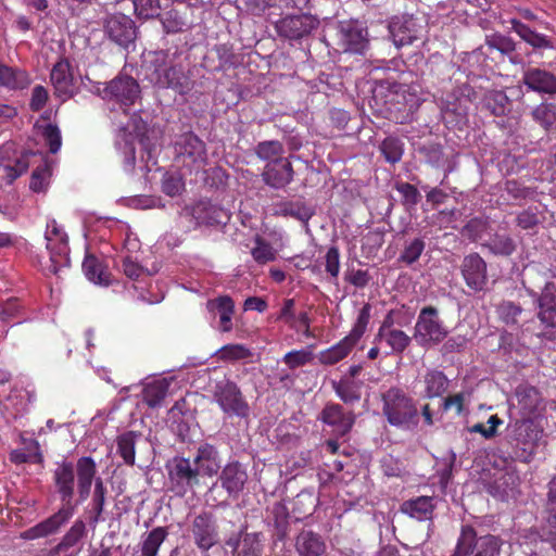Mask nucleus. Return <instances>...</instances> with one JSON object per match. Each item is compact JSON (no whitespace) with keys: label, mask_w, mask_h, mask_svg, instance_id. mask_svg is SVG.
Wrapping results in <instances>:
<instances>
[{"label":"nucleus","mask_w":556,"mask_h":556,"mask_svg":"<svg viewBox=\"0 0 556 556\" xmlns=\"http://www.w3.org/2000/svg\"><path fill=\"white\" fill-rule=\"evenodd\" d=\"M523 312L519 303L504 300L496 305L495 313L498 319L508 327L518 328L520 326L519 318Z\"/></svg>","instance_id":"e433bc0d"},{"label":"nucleus","mask_w":556,"mask_h":556,"mask_svg":"<svg viewBox=\"0 0 556 556\" xmlns=\"http://www.w3.org/2000/svg\"><path fill=\"white\" fill-rule=\"evenodd\" d=\"M466 286L475 291H483L488 285L486 263L478 254L471 253L464 257L460 266Z\"/></svg>","instance_id":"dca6fc26"},{"label":"nucleus","mask_w":556,"mask_h":556,"mask_svg":"<svg viewBox=\"0 0 556 556\" xmlns=\"http://www.w3.org/2000/svg\"><path fill=\"white\" fill-rule=\"evenodd\" d=\"M157 20L166 35L188 31L193 23L191 9L187 5H166L159 14Z\"/></svg>","instance_id":"4468645a"},{"label":"nucleus","mask_w":556,"mask_h":556,"mask_svg":"<svg viewBox=\"0 0 556 556\" xmlns=\"http://www.w3.org/2000/svg\"><path fill=\"white\" fill-rule=\"evenodd\" d=\"M313 348L314 345H309L307 349L289 351L282 361L292 370L305 366L314 359Z\"/></svg>","instance_id":"3c124183"},{"label":"nucleus","mask_w":556,"mask_h":556,"mask_svg":"<svg viewBox=\"0 0 556 556\" xmlns=\"http://www.w3.org/2000/svg\"><path fill=\"white\" fill-rule=\"evenodd\" d=\"M283 144L278 140H266L258 142L255 147V154L263 161L283 159Z\"/></svg>","instance_id":"09e8293b"},{"label":"nucleus","mask_w":556,"mask_h":556,"mask_svg":"<svg viewBox=\"0 0 556 556\" xmlns=\"http://www.w3.org/2000/svg\"><path fill=\"white\" fill-rule=\"evenodd\" d=\"M281 212L286 216H291L302 222L308 220L313 215L311 208L300 201H288L282 203Z\"/></svg>","instance_id":"4d7b16f0"},{"label":"nucleus","mask_w":556,"mask_h":556,"mask_svg":"<svg viewBox=\"0 0 556 556\" xmlns=\"http://www.w3.org/2000/svg\"><path fill=\"white\" fill-rule=\"evenodd\" d=\"M86 526L83 520H76L70 530L64 534L61 540V546H67L68 548L78 543L84 536Z\"/></svg>","instance_id":"69168bd1"},{"label":"nucleus","mask_w":556,"mask_h":556,"mask_svg":"<svg viewBox=\"0 0 556 556\" xmlns=\"http://www.w3.org/2000/svg\"><path fill=\"white\" fill-rule=\"evenodd\" d=\"M135 13L139 18H157L161 13L160 0H132Z\"/></svg>","instance_id":"5fc2aeb1"},{"label":"nucleus","mask_w":556,"mask_h":556,"mask_svg":"<svg viewBox=\"0 0 556 556\" xmlns=\"http://www.w3.org/2000/svg\"><path fill=\"white\" fill-rule=\"evenodd\" d=\"M216 355L222 362H237L252 356V352L243 344H226L222 346Z\"/></svg>","instance_id":"de8ad7c7"},{"label":"nucleus","mask_w":556,"mask_h":556,"mask_svg":"<svg viewBox=\"0 0 556 556\" xmlns=\"http://www.w3.org/2000/svg\"><path fill=\"white\" fill-rule=\"evenodd\" d=\"M295 301L294 299H285L282 303V307L280 308L279 314L276 317L277 321H283L291 329L300 330V327H296V316L294 313Z\"/></svg>","instance_id":"e2e57ef3"},{"label":"nucleus","mask_w":556,"mask_h":556,"mask_svg":"<svg viewBox=\"0 0 556 556\" xmlns=\"http://www.w3.org/2000/svg\"><path fill=\"white\" fill-rule=\"evenodd\" d=\"M503 544L498 535H479L471 525H463L451 556H501Z\"/></svg>","instance_id":"20e7f679"},{"label":"nucleus","mask_w":556,"mask_h":556,"mask_svg":"<svg viewBox=\"0 0 556 556\" xmlns=\"http://www.w3.org/2000/svg\"><path fill=\"white\" fill-rule=\"evenodd\" d=\"M318 419L332 427L337 437L346 435L355 424V415L352 412H345L337 403H327L320 412Z\"/></svg>","instance_id":"aec40b11"},{"label":"nucleus","mask_w":556,"mask_h":556,"mask_svg":"<svg viewBox=\"0 0 556 556\" xmlns=\"http://www.w3.org/2000/svg\"><path fill=\"white\" fill-rule=\"evenodd\" d=\"M533 119L539 123L545 130L549 128L556 122V112L553 104L541 103L532 111Z\"/></svg>","instance_id":"6e6d98bb"},{"label":"nucleus","mask_w":556,"mask_h":556,"mask_svg":"<svg viewBox=\"0 0 556 556\" xmlns=\"http://www.w3.org/2000/svg\"><path fill=\"white\" fill-rule=\"evenodd\" d=\"M522 83L529 90L554 94L556 93V76L539 67H529L523 71Z\"/></svg>","instance_id":"4be33fe9"},{"label":"nucleus","mask_w":556,"mask_h":556,"mask_svg":"<svg viewBox=\"0 0 556 556\" xmlns=\"http://www.w3.org/2000/svg\"><path fill=\"white\" fill-rule=\"evenodd\" d=\"M29 167L27 156H20L12 160L9 155V149H0V178L11 185L15 179L27 172Z\"/></svg>","instance_id":"bb28decb"},{"label":"nucleus","mask_w":556,"mask_h":556,"mask_svg":"<svg viewBox=\"0 0 556 556\" xmlns=\"http://www.w3.org/2000/svg\"><path fill=\"white\" fill-rule=\"evenodd\" d=\"M382 414L396 428L409 430L417 427L419 412L417 401L399 387H392L381 394Z\"/></svg>","instance_id":"7ed1b4c3"},{"label":"nucleus","mask_w":556,"mask_h":556,"mask_svg":"<svg viewBox=\"0 0 556 556\" xmlns=\"http://www.w3.org/2000/svg\"><path fill=\"white\" fill-rule=\"evenodd\" d=\"M249 475L247 468L239 460L228 462L222 469L218 480L229 497L237 498L244 490Z\"/></svg>","instance_id":"a211bd4d"},{"label":"nucleus","mask_w":556,"mask_h":556,"mask_svg":"<svg viewBox=\"0 0 556 556\" xmlns=\"http://www.w3.org/2000/svg\"><path fill=\"white\" fill-rule=\"evenodd\" d=\"M332 388L336 394L345 404H353L361 400L359 388L350 380L341 379L340 381H333Z\"/></svg>","instance_id":"49530a36"},{"label":"nucleus","mask_w":556,"mask_h":556,"mask_svg":"<svg viewBox=\"0 0 556 556\" xmlns=\"http://www.w3.org/2000/svg\"><path fill=\"white\" fill-rule=\"evenodd\" d=\"M295 549L300 556H321L326 543L319 533L303 529L295 538Z\"/></svg>","instance_id":"c756f323"},{"label":"nucleus","mask_w":556,"mask_h":556,"mask_svg":"<svg viewBox=\"0 0 556 556\" xmlns=\"http://www.w3.org/2000/svg\"><path fill=\"white\" fill-rule=\"evenodd\" d=\"M50 81L54 88V94L63 101L74 96L75 78L67 58H60L53 65L50 72Z\"/></svg>","instance_id":"6ab92c4d"},{"label":"nucleus","mask_w":556,"mask_h":556,"mask_svg":"<svg viewBox=\"0 0 556 556\" xmlns=\"http://www.w3.org/2000/svg\"><path fill=\"white\" fill-rule=\"evenodd\" d=\"M93 481L92 513L94 514L93 521L97 522L103 514L108 490L102 478L94 477Z\"/></svg>","instance_id":"864d4df0"},{"label":"nucleus","mask_w":556,"mask_h":556,"mask_svg":"<svg viewBox=\"0 0 556 556\" xmlns=\"http://www.w3.org/2000/svg\"><path fill=\"white\" fill-rule=\"evenodd\" d=\"M442 121L448 128H456L465 123L467 106L454 94H446L440 101Z\"/></svg>","instance_id":"5701e85b"},{"label":"nucleus","mask_w":556,"mask_h":556,"mask_svg":"<svg viewBox=\"0 0 556 556\" xmlns=\"http://www.w3.org/2000/svg\"><path fill=\"white\" fill-rule=\"evenodd\" d=\"M294 176L291 162L288 159H276L269 162L262 174L264 182L275 189L288 186Z\"/></svg>","instance_id":"412c9836"},{"label":"nucleus","mask_w":556,"mask_h":556,"mask_svg":"<svg viewBox=\"0 0 556 556\" xmlns=\"http://www.w3.org/2000/svg\"><path fill=\"white\" fill-rule=\"evenodd\" d=\"M176 157L190 168H200L206 162V146L193 132H185L175 142Z\"/></svg>","instance_id":"f8f14e48"},{"label":"nucleus","mask_w":556,"mask_h":556,"mask_svg":"<svg viewBox=\"0 0 556 556\" xmlns=\"http://www.w3.org/2000/svg\"><path fill=\"white\" fill-rule=\"evenodd\" d=\"M504 190L514 200H526L533 194V190L531 188L523 186L515 179L507 180L505 182Z\"/></svg>","instance_id":"338daca9"},{"label":"nucleus","mask_w":556,"mask_h":556,"mask_svg":"<svg viewBox=\"0 0 556 556\" xmlns=\"http://www.w3.org/2000/svg\"><path fill=\"white\" fill-rule=\"evenodd\" d=\"M47 249L50 254L49 273L59 276L64 268L71 265L68 238L65 231L52 219L47 224L45 232Z\"/></svg>","instance_id":"6e6552de"},{"label":"nucleus","mask_w":556,"mask_h":556,"mask_svg":"<svg viewBox=\"0 0 556 556\" xmlns=\"http://www.w3.org/2000/svg\"><path fill=\"white\" fill-rule=\"evenodd\" d=\"M136 433L127 431L122 433L116 439L117 454L123 458L124 463L128 466L135 465L136 459Z\"/></svg>","instance_id":"79ce46f5"},{"label":"nucleus","mask_w":556,"mask_h":556,"mask_svg":"<svg viewBox=\"0 0 556 556\" xmlns=\"http://www.w3.org/2000/svg\"><path fill=\"white\" fill-rule=\"evenodd\" d=\"M319 21L312 14L287 15L275 24L277 34L289 40H299L316 29Z\"/></svg>","instance_id":"ddd939ff"},{"label":"nucleus","mask_w":556,"mask_h":556,"mask_svg":"<svg viewBox=\"0 0 556 556\" xmlns=\"http://www.w3.org/2000/svg\"><path fill=\"white\" fill-rule=\"evenodd\" d=\"M214 399L223 413L229 417L247 418L250 414L249 403L235 381L217 383Z\"/></svg>","instance_id":"9d476101"},{"label":"nucleus","mask_w":556,"mask_h":556,"mask_svg":"<svg viewBox=\"0 0 556 556\" xmlns=\"http://www.w3.org/2000/svg\"><path fill=\"white\" fill-rule=\"evenodd\" d=\"M105 33L109 38L123 48L134 43L137 37L135 22L127 15L118 13L106 18Z\"/></svg>","instance_id":"2eb2a0df"},{"label":"nucleus","mask_w":556,"mask_h":556,"mask_svg":"<svg viewBox=\"0 0 556 556\" xmlns=\"http://www.w3.org/2000/svg\"><path fill=\"white\" fill-rule=\"evenodd\" d=\"M522 286L530 296L536 298V317L544 329L542 337L554 340L556 338V283L546 281L540 294L535 291L538 286L530 279H522Z\"/></svg>","instance_id":"423d86ee"},{"label":"nucleus","mask_w":556,"mask_h":556,"mask_svg":"<svg viewBox=\"0 0 556 556\" xmlns=\"http://www.w3.org/2000/svg\"><path fill=\"white\" fill-rule=\"evenodd\" d=\"M370 312L371 305L369 303L364 304L363 307L359 309L357 319L353 325V328L351 329L350 333L346 336L353 342L357 343L366 332L367 326L370 320Z\"/></svg>","instance_id":"603ef678"},{"label":"nucleus","mask_w":556,"mask_h":556,"mask_svg":"<svg viewBox=\"0 0 556 556\" xmlns=\"http://www.w3.org/2000/svg\"><path fill=\"white\" fill-rule=\"evenodd\" d=\"M483 108L494 116H504L509 105V98L502 90H491L483 97Z\"/></svg>","instance_id":"ea45409f"},{"label":"nucleus","mask_w":556,"mask_h":556,"mask_svg":"<svg viewBox=\"0 0 556 556\" xmlns=\"http://www.w3.org/2000/svg\"><path fill=\"white\" fill-rule=\"evenodd\" d=\"M42 137L49 147V151L55 154L60 151L62 146L61 131L56 125L48 124L42 129Z\"/></svg>","instance_id":"680f3d73"},{"label":"nucleus","mask_w":556,"mask_h":556,"mask_svg":"<svg viewBox=\"0 0 556 556\" xmlns=\"http://www.w3.org/2000/svg\"><path fill=\"white\" fill-rule=\"evenodd\" d=\"M206 309L214 317L219 316L218 329L222 332L232 330V316L235 314V302L229 295H219L206 302Z\"/></svg>","instance_id":"b1692460"},{"label":"nucleus","mask_w":556,"mask_h":556,"mask_svg":"<svg viewBox=\"0 0 556 556\" xmlns=\"http://www.w3.org/2000/svg\"><path fill=\"white\" fill-rule=\"evenodd\" d=\"M414 338L401 329L386 332L383 336H375V342L384 341L393 354L401 355L410 345Z\"/></svg>","instance_id":"4c0bfd02"},{"label":"nucleus","mask_w":556,"mask_h":556,"mask_svg":"<svg viewBox=\"0 0 556 556\" xmlns=\"http://www.w3.org/2000/svg\"><path fill=\"white\" fill-rule=\"evenodd\" d=\"M425 249L426 241L424 237L406 239L400 253L399 262L406 266H412L420 258Z\"/></svg>","instance_id":"c9c22d12"},{"label":"nucleus","mask_w":556,"mask_h":556,"mask_svg":"<svg viewBox=\"0 0 556 556\" xmlns=\"http://www.w3.org/2000/svg\"><path fill=\"white\" fill-rule=\"evenodd\" d=\"M263 548L256 533H245L236 556H262Z\"/></svg>","instance_id":"bf43d9fd"},{"label":"nucleus","mask_w":556,"mask_h":556,"mask_svg":"<svg viewBox=\"0 0 556 556\" xmlns=\"http://www.w3.org/2000/svg\"><path fill=\"white\" fill-rule=\"evenodd\" d=\"M180 53L176 50L150 51L143 55L141 68L144 77L160 88H173L184 92L187 88V77L184 66L177 60Z\"/></svg>","instance_id":"f03ea898"},{"label":"nucleus","mask_w":556,"mask_h":556,"mask_svg":"<svg viewBox=\"0 0 556 556\" xmlns=\"http://www.w3.org/2000/svg\"><path fill=\"white\" fill-rule=\"evenodd\" d=\"M141 93L138 81L129 76L119 74L99 89V96L103 100L114 101L121 106L129 108L135 104Z\"/></svg>","instance_id":"1a4fd4ad"},{"label":"nucleus","mask_w":556,"mask_h":556,"mask_svg":"<svg viewBox=\"0 0 556 556\" xmlns=\"http://www.w3.org/2000/svg\"><path fill=\"white\" fill-rule=\"evenodd\" d=\"M254 243L255 245L251 250V255L257 264L265 265L276 260V250L264 238L257 235L254 238Z\"/></svg>","instance_id":"37998d69"},{"label":"nucleus","mask_w":556,"mask_h":556,"mask_svg":"<svg viewBox=\"0 0 556 556\" xmlns=\"http://www.w3.org/2000/svg\"><path fill=\"white\" fill-rule=\"evenodd\" d=\"M486 247L493 254L501 256H509L516 251L514 239L503 233L493 235Z\"/></svg>","instance_id":"a18cd8bd"},{"label":"nucleus","mask_w":556,"mask_h":556,"mask_svg":"<svg viewBox=\"0 0 556 556\" xmlns=\"http://www.w3.org/2000/svg\"><path fill=\"white\" fill-rule=\"evenodd\" d=\"M441 344L440 351L442 355L459 353L466 349L467 339L465 336L457 334L446 338Z\"/></svg>","instance_id":"774afa93"},{"label":"nucleus","mask_w":556,"mask_h":556,"mask_svg":"<svg viewBox=\"0 0 556 556\" xmlns=\"http://www.w3.org/2000/svg\"><path fill=\"white\" fill-rule=\"evenodd\" d=\"M168 536L167 528H153L146 536L141 545L140 556H157L160 546Z\"/></svg>","instance_id":"a19ab883"},{"label":"nucleus","mask_w":556,"mask_h":556,"mask_svg":"<svg viewBox=\"0 0 556 556\" xmlns=\"http://www.w3.org/2000/svg\"><path fill=\"white\" fill-rule=\"evenodd\" d=\"M49 177H50V170H49L48 166L47 165L38 166L37 168L34 169V172L31 174L29 188L34 192H37V193L46 191L48 184H49V181H48Z\"/></svg>","instance_id":"052dcab7"},{"label":"nucleus","mask_w":556,"mask_h":556,"mask_svg":"<svg viewBox=\"0 0 556 556\" xmlns=\"http://www.w3.org/2000/svg\"><path fill=\"white\" fill-rule=\"evenodd\" d=\"M424 27L414 17L404 18L401 24L391 26L393 42L397 47L410 46L422 39Z\"/></svg>","instance_id":"393cba45"},{"label":"nucleus","mask_w":556,"mask_h":556,"mask_svg":"<svg viewBox=\"0 0 556 556\" xmlns=\"http://www.w3.org/2000/svg\"><path fill=\"white\" fill-rule=\"evenodd\" d=\"M516 397L525 415L534 414L543 402L540 391L532 386L517 387Z\"/></svg>","instance_id":"473e14b6"},{"label":"nucleus","mask_w":556,"mask_h":556,"mask_svg":"<svg viewBox=\"0 0 556 556\" xmlns=\"http://www.w3.org/2000/svg\"><path fill=\"white\" fill-rule=\"evenodd\" d=\"M355 345L356 343L345 336L334 345L321 351L318 354V361L320 364L326 366L334 365L344 359Z\"/></svg>","instance_id":"7c9ffc66"},{"label":"nucleus","mask_w":556,"mask_h":556,"mask_svg":"<svg viewBox=\"0 0 556 556\" xmlns=\"http://www.w3.org/2000/svg\"><path fill=\"white\" fill-rule=\"evenodd\" d=\"M435 505L431 496H417L402 503L401 511L418 521L433 519Z\"/></svg>","instance_id":"c85d7f7f"},{"label":"nucleus","mask_w":556,"mask_h":556,"mask_svg":"<svg viewBox=\"0 0 556 556\" xmlns=\"http://www.w3.org/2000/svg\"><path fill=\"white\" fill-rule=\"evenodd\" d=\"M387 162L395 164L403 155V142L396 137H387L379 147Z\"/></svg>","instance_id":"8fccbe9b"},{"label":"nucleus","mask_w":556,"mask_h":556,"mask_svg":"<svg viewBox=\"0 0 556 556\" xmlns=\"http://www.w3.org/2000/svg\"><path fill=\"white\" fill-rule=\"evenodd\" d=\"M190 532L193 543L202 553H207L219 541L216 517L208 510H202L193 517Z\"/></svg>","instance_id":"9b49d317"},{"label":"nucleus","mask_w":556,"mask_h":556,"mask_svg":"<svg viewBox=\"0 0 556 556\" xmlns=\"http://www.w3.org/2000/svg\"><path fill=\"white\" fill-rule=\"evenodd\" d=\"M448 328L433 305L424 306L417 316L413 338L418 346L429 350L441 344L448 336Z\"/></svg>","instance_id":"39448f33"},{"label":"nucleus","mask_w":556,"mask_h":556,"mask_svg":"<svg viewBox=\"0 0 556 556\" xmlns=\"http://www.w3.org/2000/svg\"><path fill=\"white\" fill-rule=\"evenodd\" d=\"M29 84L25 71L0 64V86L11 90L24 89Z\"/></svg>","instance_id":"72a5a7b5"},{"label":"nucleus","mask_w":556,"mask_h":556,"mask_svg":"<svg viewBox=\"0 0 556 556\" xmlns=\"http://www.w3.org/2000/svg\"><path fill=\"white\" fill-rule=\"evenodd\" d=\"M540 224L538 207H528L517 214L516 225L523 230H532Z\"/></svg>","instance_id":"13d9d810"},{"label":"nucleus","mask_w":556,"mask_h":556,"mask_svg":"<svg viewBox=\"0 0 556 556\" xmlns=\"http://www.w3.org/2000/svg\"><path fill=\"white\" fill-rule=\"evenodd\" d=\"M197 218L206 225L225 224L229 218L227 212L212 203H202L195 207Z\"/></svg>","instance_id":"58836bf2"},{"label":"nucleus","mask_w":556,"mask_h":556,"mask_svg":"<svg viewBox=\"0 0 556 556\" xmlns=\"http://www.w3.org/2000/svg\"><path fill=\"white\" fill-rule=\"evenodd\" d=\"M193 463L200 468V471L202 470L204 472V475L208 477L217 475L222 467L218 448L207 442L201 443L197 448Z\"/></svg>","instance_id":"a878e982"},{"label":"nucleus","mask_w":556,"mask_h":556,"mask_svg":"<svg viewBox=\"0 0 556 556\" xmlns=\"http://www.w3.org/2000/svg\"><path fill=\"white\" fill-rule=\"evenodd\" d=\"M395 190L402 195L404 204L417 205L421 199L418 189L409 182H396Z\"/></svg>","instance_id":"0e129e2a"},{"label":"nucleus","mask_w":556,"mask_h":556,"mask_svg":"<svg viewBox=\"0 0 556 556\" xmlns=\"http://www.w3.org/2000/svg\"><path fill=\"white\" fill-rule=\"evenodd\" d=\"M340 46L344 52L365 54L369 46L368 31L357 22H345L340 28Z\"/></svg>","instance_id":"f3484780"},{"label":"nucleus","mask_w":556,"mask_h":556,"mask_svg":"<svg viewBox=\"0 0 556 556\" xmlns=\"http://www.w3.org/2000/svg\"><path fill=\"white\" fill-rule=\"evenodd\" d=\"M168 388L169 383L166 379L153 380L143 388V402L151 408L159 406L166 397Z\"/></svg>","instance_id":"f704fd0d"},{"label":"nucleus","mask_w":556,"mask_h":556,"mask_svg":"<svg viewBox=\"0 0 556 556\" xmlns=\"http://www.w3.org/2000/svg\"><path fill=\"white\" fill-rule=\"evenodd\" d=\"M170 490L180 497L200 485V468L188 457H174L167 466Z\"/></svg>","instance_id":"0eeeda50"},{"label":"nucleus","mask_w":556,"mask_h":556,"mask_svg":"<svg viewBox=\"0 0 556 556\" xmlns=\"http://www.w3.org/2000/svg\"><path fill=\"white\" fill-rule=\"evenodd\" d=\"M420 382L424 386L421 396L427 400L441 397L447 391L450 383L446 375L437 368L427 369Z\"/></svg>","instance_id":"cd10ccee"},{"label":"nucleus","mask_w":556,"mask_h":556,"mask_svg":"<svg viewBox=\"0 0 556 556\" xmlns=\"http://www.w3.org/2000/svg\"><path fill=\"white\" fill-rule=\"evenodd\" d=\"M83 270L88 280L108 286L110 283V273L106 266L93 254H86L83 262Z\"/></svg>","instance_id":"2f4dec72"},{"label":"nucleus","mask_w":556,"mask_h":556,"mask_svg":"<svg viewBox=\"0 0 556 556\" xmlns=\"http://www.w3.org/2000/svg\"><path fill=\"white\" fill-rule=\"evenodd\" d=\"M271 515L274 519L275 535L278 540L282 541L288 533L289 529V509L282 503H276L273 506Z\"/></svg>","instance_id":"c03bdc74"},{"label":"nucleus","mask_w":556,"mask_h":556,"mask_svg":"<svg viewBox=\"0 0 556 556\" xmlns=\"http://www.w3.org/2000/svg\"><path fill=\"white\" fill-rule=\"evenodd\" d=\"M75 471L77 473L78 503H84L90 495L97 475V464L90 456L77 459L76 465L63 460L53 471V481L63 503L56 513L41 522L28 528L22 534L25 540H37L56 533L73 516L75 505L72 504L75 493Z\"/></svg>","instance_id":"f257e3e1"}]
</instances>
